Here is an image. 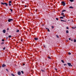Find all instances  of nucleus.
<instances>
[{"instance_id":"obj_1","label":"nucleus","mask_w":76,"mask_h":76,"mask_svg":"<svg viewBox=\"0 0 76 76\" xmlns=\"http://www.w3.org/2000/svg\"><path fill=\"white\" fill-rule=\"evenodd\" d=\"M13 19L10 18L9 20H8V22H10L11 21H13Z\"/></svg>"},{"instance_id":"obj_2","label":"nucleus","mask_w":76,"mask_h":76,"mask_svg":"<svg viewBox=\"0 0 76 76\" xmlns=\"http://www.w3.org/2000/svg\"><path fill=\"white\" fill-rule=\"evenodd\" d=\"M67 64L69 66V67H70V66H71V67H72V66H73L72 65L71 63H68Z\"/></svg>"},{"instance_id":"obj_3","label":"nucleus","mask_w":76,"mask_h":76,"mask_svg":"<svg viewBox=\"0 0 76 76\" xmlns=\"http://www.w3.org/2000/svg\"><path fill=\"white\" fill-rule=\"evenodd\" d=\"M61 3L62 4H63L64 6L65 5H66V3L62 1L61 2Z\"/></svg>"},{"instance_id":"obj_4","label":"nucleus","mask_w":76,"mask_h":76,"mask_svg":"<svg viewBox=\"0 0 76 76\" xmlns=\"http://www.w3.org/2000/svg\"><path fill=\"white\" fill-rule=\"evenodd\" d=\"M18 75H21V72L20 71L18 72Z\"/></svg>"},{"instance_id":"obj_5","label":"nucleus","mask_w":76,"mask_h":76,"mask_svg":"<svg viewBox=\"0 0 76 76\" xmlns=\"http://www.w3.org/2000/svg\"><path fill=\"white\" fill-rule=\"evenodd\" d=\"M34 40L35 41H37V40H38L39 39L38 38H37V37H35L34 38Z\"/></svg>"},{"instance_id":"obj_6","label":"nucleus","mask_w":76,"mask_h":76,"mask_svg":"<svg viewBox=\"0 0 76 76\" xmlns=\"http://www.w3.org/2000/svg\"><path fill=\"white\" fill-rule=\"evenodd\" d=\"M6 65L5 64H3L2 65V67H6Z\"/></svg>"},{"instance_id":"obj_7","label":"nucleus","mask_w":76,"mask_h":76,"mask_svg":"<svg viewBox=\"0 0 76 76\" xmlns=\"http://www.w3.org/2000/svg\"><path fill=\"white\" fill-rule=\"evenodd\" d=\"M3 33H4V34H5V33H6V30H3Z\"/></svg>"},{"instance_id":"obj_8","label":"nucleus","mask_w":76,"mask_h":76,"mask_svg":"<svg viewBox=\"0 0 76 76\" xmlns=\"http://www.w3.org/2000/svg\"><path fill=\"white\" fill-rule=\"evenodd\" d=\"M4 4H5L6 5V6H8V4L7 3H4Z\"/></svg>"},{"instance_id":"obj_9","label":"nucleus","mask_w":76,"mask_h":76,"mask_svg":"<svg viewBox=\"0 0 76 76\" xmlns=\"http://www.w3.org/2000/svg\"><path fill=\"white\" fill-rule=\"evenodd\" d=\"M69 8L70 9H73V7L72 6H70L69 7Z\"/></svg>"},{"instance_id":"obj_10","label":"nucleus","mask_w":76,"mask_h":76,"mask_svg":"<svg viewBox=\"0 0 76 76\" xmlns=\"http://www.w3.org/2000/svg\"><path fill=\"white\" fill-rule=\"evenodd\" d=\"M60 18V19H64V18L63 17H61Z\"/></svg>"},{"instance_id":"obj_11","label":"nucleus","mask_w":76,"mask_h":76,"mask_svg":"<svg viewBox=\"0 0 76 76\" xmlns=\"http://www.w3.org/2000/svg\"><path fill=\"white\" fill-rule=\"evenodd\" d=\"M66 34H68L69 33V31L68 30L66 31Z\"/></svg>"},{"instance_id":"obj_12","label":"nucleus","mask_w":76,"mask_h":76,"mask_svg":"<svg viewBox=\"0 0 76 76\" xmlns=\"http://www.w3.org/2000/svg\"><path fill=\"white\" fill-rule=\"evenodd\" d=\"M61 61L62 63H64V61H63V60H61Z\"/></svg>"},{"instance_id":"obj_13","label":"nucleus","mask_w":76,"mask_h":76,"mask_svg":"<svg viewBox=\"0 0 76 76\" xmlns=\"http://www.w3.org/2000/svg\"><path fill=\"white\" fill-rule=\"evenodd\" d=\"M74 41V42H76V39H75Z\"/></svg>"},{"instance_id":"obj_14","label":"nucleus","mask_w":76,"mask_h":76,"mask_svg":"<svg viewBox=\"0 0 76 76\" xmlns=\"http://www.w3.org/2000/svg\"><path fill=\"white\" fill-rule=\"evenodd\" d=\"M10 10L11 11V12H13V10H12V9H10Z\"/></svg>"},{"instance_id":"obj_15","label":"nucleus","mask_w":76,"mask_h":76,"mask_svg":"<svg viewBox=\"0 0 76 76\" xmlns=\"http://www.w3.org/2000/svg\"><path fill=\"white\" fill-rule=\"evenodd\" d=\"M19 32V30H18L16 31V32Z\"/></svg>"},{"instance_id":"obj_16","label":"nucleus","mask_w":76,"mask_h":76,"mask_svg":"<svg viewBox=\"0 0 76 76\" xmlns=\"http://www.w3.org/2000/svg\"><path fill=\"white\" fill-rule=\"evenodd\" d=\"M56 37H57V38H59V36L58 35H56Z\"/></svg>"},{"instance_id":"obj_17","label":"nucleus","mask_w":76,"mask_h":76,"mask_svg":"<svg viewBox=\"0 0 76 76\" xmlns=\"http://www.w3.org/2000/svg\"><path fill=\"white\" fill-rule=\"evenodd\" d=\"M48 57V58H49V59H51V57H50V56H49Z\"/></svg>"},{"instance_id":"obj_18","label":"nucleus","mask_w":76,"mask_h":76,"mask_svg":"<svg viewBox=\"0 0 76 76\" xmlns=\"http://www.w3.org/2000/svg\"><path fill=\"white\" fill-rule=\"evenodd\" d=\"M21 72L22 73V74H23V73H24V72H23V71H21Z\"/></svg>"},{"instance_id":"obj_19","label":"nucleus","mask_w":76,"mask_h":76,"mask_svg":"<svg viewBox=\"0 0 76 76\" xmlns=\"http://www.w3.org/2000/svg\"><path fill=\"white\" fill-rule=\"evenodd\" d=\"M62 12H66V10H63L62 11Z\"/></svg>"},{"instance_id":"obj_20","label":"nucleus","mask_w":76,"mask_h":76,"mask_svg":"<svg viewBox=\"0 0 76 76\" xmlns=\"http://www.w3.org/2000/svg\"><path fill=\"white\" fill-rule=\"evenodd\" d=\"M1 4H3V5H4V3L3 2H1Z\"/></svg>"},{"instance_id":"obj_21","label":"nucleus","mask_w":76,"mask_h":76,"mask_svg":"<svg viewBox=\"0 0 76 76\" xmlns=\"http://www.w3.org/2000/svg\"><path fill=\"white\" fill-rule=\"evenodd\" d=\"M70 1L71 2H73V1L74 0H70Z\"/></svg>"},{"instance_id":"obj_22","label":"nucleus","mask_w":76,"mask_h":76,"mask_svg":"<svg viewBox=\"0 0 76 76\" xmlns=\"http://www.w3.org/2000/svg\"><path fill=\"white\" fill-rule=\"evenodd\" d=\"M11 37H12L11 35H9V36L8 37L9 38H11Z\"/></svg>"},{"instance_id":"obj_23","label":"nucleus","mask_w":76,"mask_h":76,"mask_svg":"<svg viewBox=\"0 0 76 76\" xmlns=\"http://www.w3.org/2000/svg\"><path fill=\"white\" fill-rule=\"evenodd\" d=\"M68 54H69V55H71V53H70V52H69L68 53Z\"/></svg>"},{"instance_id":"obj_24","label":"nucleus","mask_w":76,"mask_h":76,"mask_svg":"<svg viewBox=\"0 0 76 76\" xmlns=\"http://www.w3.org/2000/svg\"><path fill=\"white\" fill-rule=\"evenodd\" d=\"M41 70L42 72H44V70L42 69H41Z\"/></svg>"},{"instance_id":"obj_25","label":"nucleus","mask_w":76,"mask_h":76,"mask_svg":"<svg viewBox=\"0 0 76 76\" xmlns=\"http://www.w3.org/2000/svg\"><path fill=\"white\" fill-rule=\"evenodd\" d=\"M12 3V1H9V3Z\"/></svg>"},{"instance_id":"obj_26","label":"nucleus","mask_w":76,"mask_h":76,"mask_svg":"<svg viewBox=\"0 0 76 76\" xmlns=\"http://www.w3.org/2000/svg\"><path fill=\"white\" fill-rule=\"evenodd\" d=\"M1 45H2L3 44H4V42H2V43H1Z\"/></svg>"},{"instance_id":"obj_27","label":"nucleus","mask_w":76,"mask_h":76,"mask_svg":"<svg viewBox=\"0 0 76 76\" xmlns=\"http://www.w3.org/2000/svg\"><path fill=\"white\" fill-rule=\"evenodd\" d=\"M11 75H12V76H15V75H14V74H11Z\"/></svg>"},{"instance_id":"obj_28","label":"nucleus","mask_w":76,"mask_h":76,"mask_svg":"<svg viewBox=\"0 0 76 76\" xmlns=\"http://www.w3.org/2000/svg\"><path fill=\"white\" fill-rule=\"evenodd\" d=\"M48 32H50V30L49 28H48Z\"/></svg>"},{"instance_id":"obj_29","label":"nucleus","mask_w":76,"mask_h":76,"mask_svg":"<svg viewBox=\"0 0 76 76\" xmlns=\"http://www.w3.org/2000/svg\"><path fill=\"white\" fill-rule=\"evenodd\" d=\"M61 15H64V13H62L61 14Z\"/></svg>"},{"instance_id":"obj_30","label":"nucleus","mask_w":76,"mask_h":76,"mask_svg":"<svg viewBox=\"0 0 76 76\" xmlns=\"http://www.w3.org/2000/svg\"><path fill=\"white\" fill-rule=\"evenodd\" d=\"M72 29H75L76 28V27L74 28L73 27H72Z\"/></svg>"},{"instance_id":"obj_31","label":"nucleus","mask_w":76,"mask_h":76,"mask_svg":"<svg viewBox=\"0 0 76 76\" xmlns=\"http://www.w3.org/2000/svg\"><path fill=\"white\" fill-rule=\"evenodd\" d=\"M11 5H12L11 4L9 3V6H11Z\"/></svg>"},{"instance_id":"obj_32","label":"nucleus","mask_w":76,"mask_h":76,"mask_svg":"<svg viewBox=\"0 0 76 76\" xmlns=\"http://www.w3.org/2000/svg\"><path fill=\"white\" fill-rule=\"evenodd\" d=\"M55 70L56 71H57V69L56 68H55Z\"/></svg>"},{"instance_id":"obj_33","label":"nucleus","mask_w":76,"mask_h":76,"mask_svg":"<svg viewBox=\"0 0 76 76\" xmlns=\"http://www.w3.org/2000/svg\"><path fill=\"white\" fill-rule=\"evenodd\" d=\"M6 70L8 72H9V71L8 70V69H6Z\"/></svg>"},{"instance_id":"obj_34","label":"nucleus","mask_w":76,"mask_h":76,"mask_svg":"<svg viewBox=\"0 0 76 76\" xmlns=\"http://www.w3.org/2000/svg\"><path fill=\"white\" fill-rule=\"evenodd\" d=\"M2 41H4V39H2L1 40Z\"/></svg>"},{"instance_id":"obj_35","label":"nucleus","mask_w":76,"mask_h":76,"mask_svg":"<svg viewBox=\"0 0 76 76\" xmlns=\"http://www.w3.org/2000/svg\"><path fill=\"white\" fill-rule=\"evenodd\" d=\"M20 41H21V42H23V40H22V39H21Z\"/></svg>"},{"instance_id":"obj_36","label":"nucleus","mask_w":76,"mask_h":76,"mask_svg":"<svg viewBox=\"0 0 76 76\" xmlns=\"http://www.w3.org/2000/svg\"><path fill=\"white\" fill-rule=\"evenodd\" d=\"M66 29H69V27H67L66 28Z\"/></svg>"},{"instance_id":"obj_37","label":"nucleus","mask_w":76,"mask_h":76,"mask_svg":"<svg viewBox=\"0 0 76 76\" xmlns=\"http://www.w3.org/2000/svg\"><path fill=\"white\" fill-rule=\"evenodd\" d=\"M56 20H58V18H56Z\"/></svg>"},{"instance_id":"obj_38","label":"nucleus","mask_w":76,"mask_h":76,"mask_svg":"<svg viewBox=\"0 0 76 76\" xmlns=\"http://www.w3.org/2000/svg\"><path fill=\"white\" fill-rule=\"evenodd\" d=\"M52 29H53V28H54V27L53 26H52Z\"/></svg>"},{"instance_id":"obj_39","label":"nucleus","mask_w":76,"mask_h":76,"mask_svg":"<svg viewBox=\"0 0 76 76\" xmlns=\"http://www.w3.org/2000/svg\"><path fill=\"white\" fill-rule=\"evenodd\" d=\"M37 10H38L36 9V10H35V12H37Z\"/></svg>"},{"instance_id":"obj_40","label":"nucleus","mask_w":76,"mask_h":76,"mask_svg":"<svg viewBox=\"0 0 76 76\" xmlns=\"http://www.w3.org/2000/svg\"><path fill=\"white\" fill-rule=\"evenodd\" d=\"M64 66H66V64H64Z\"/></svg>"},{"instance_id":"obj_41","label":"nucleus","mask_w":76,"mask_h":76,"mask_svg":"<svg viewBox=\"0 0 76 76\" xmlns=\"http://www.w3.org/2000/svg\"><path fill=\"white\" fill-rule=\"evenodd\" d=\"M5 48H6L5 47L4 48H3V50H5Z\"/></svg>"},{"instance_id":"obj_42","label":"nucleus","mask_w":76,"mask_h":76,"mask_svg":"<svg viewBox=\"0 0 76 76\" xmlns=\"http://www.w3.org/2000/svg\"><path fill=\"white\" fill-rule=\"evenodd\" d=\"M69 40H71V38H69Z\"/></svg>"},{"instance_id":"obj_43","label":"nucleus","mask_w":76,"mask_h":76,"mask_svg":"<svg viewBox=\"0 0 76 76\" xmlns=\"http://www.w3.org/2000/svg\"><path fill=\"white\" fill-rule=\"evenodd\" d=\"M61 21L62 22H63V20H61Z\"/></svg>"},{"instance_id":"obj_44","label":"nucleus","mask_w":76,"mask_h":76,"mask_svg":"<svg viewBox=\"0 0 76 76\" xmlns=\"http://www.w3.org/2000/svg\"><path fill=\"white\" fill-rule=\"evenodd\" d=\"M23 66H25V64H23Z\"/></svg>"},{"instance_id":"obj_45","label":"nucleus","mask_w":76,"mask_h":76,"mask_svg":"<svg viewBox=\"0 0 76 76\" xmlns=\"http://www.w3.org/2000/svg\"><path fill=\"white\" fill-rule=\"evenodd\" d=\"M63 22H66V21L63 20Z\"/></svg>"},{"instance_id":"obj_46","label":"nucleus","mask_w":76,"mask_h":76,"mask_svg":"<svg viewBox=\"0 0 76 76\" xmlns=\"http://www.w3.org/2000/svg\"><path fill=\"white\" fill-rule=\"evenodd\" d=\"M7 31H9V28H7Z\"/></svg>"},{"instance_id":"obj_47","label":"nucleus","mask_w":76,"mask_h":76,"mask_svg":"<svg viewBox=\"0 0 76 76\" xmlns=\"http://www.w3.org/2000/svg\"><path fill=\"white\" fill-rule=\"evenodd\" d=\"M8 39V37H7V39Z\"/></svg>"},{"instance_id":"obj_48","label":"nucleus","mask_w":76,"mask_h":76,"mask_svg":"<svg viewBox=\"0 0 76 76\" xmlns=\"http://www.w3.org/2000/svg\"><path fill=\"white\" fill-rule=\"evenodd\" d=\"M63 17H65V15H63Z\"/></svg>"},{"instance_id":"obj_49","label":"nucleus","mask_w":76,"mask_h":76,"mask_svg":"<svg viewBox=\"0 0 76 76\" xmlns=\"http://www.w3.org/2000/svg\"><path fill=\"white\" fill-rule=\"evenodd\" d=\"M48 28H46V29H48Z\"/></svg>"},{"instance_id":"obj_50","label":"nucleus","mask_w":76,"mask_h":76,"mask_svg":"<svg viewBox=\"0 0 76 76\" xmlns=\"http://www.w3.org/2000/svg\"><path fill=\"white\" fill-rule=\"evenodd\" d=\"M26 6H27L26 5H25V7H26Z\"/></svg>"},{"instance_id":"obj_51","label":"nucleus","mask_w":76,"mask_h":76,"mask_svg":"<svg viewBox=\"0 0 76 76\" xmlns=\"http://www.w3.org/2000/svg\"><path fill=\"white\" fill-rule=\"evenodd\" d=\"M71 41H73V39H72Z\"/></svg>"},{"instance_id":"obj_52","label":"nucleus","mask_w":76,"mask_h":76,"mask_svg":"<svg viewBox=\"0 0 76 76\" xmlns=\"http://www.w3.org/2000/svg\"><path fill=\"white\" fill-rule=\"evenodd\" d=\"M44 46V47H45V46Z\"/></svg>"},{"instance_id":"obj_53","label":"nucleus","mask_w":76,"mask_h":76,"mask_svg":"<svg viewBox=\"0 0 76 76\" xmlns=\"http://www.w3.org/2000/svg\"><path fill=\"white\" fill-rule=\"evenodd\" d=\"M1 68V66H0V68Z\"/></svg>"},{"instance_id":"obj_54","label":"nucleus","mask_w":76,"mask_h":76,"mask_svg":"<svg viewBox=\"0 0 76 76\" xmlns=\"http://www.w3.org/2000/svg\"><path fill=\"white\" fill-rule=\"evenodd\" d=\"M43 25H42V26H43Z\"/></svg>"},{"instance_id":"obj_55","label":"nucleus","mask_w":76,"mask_h":76,"mask_svg":"<svg viewBox=\"0 0 76 76\" xmlns=\"http://www.w3.org/2000/svg\"><path fill=\"white\" fill-rule=\"evenodd\" d=\"M67 42V40H66Z\"/></svg>"},{"instance_id":"obj_56","label":"nucleus","mask_w":76,"mask_h":76,"mask_svg":"<svg viewBox=\"0 0 76 76\" xmlns=\"http://www.w3.org/2000/svg\"><path fill=\"white\" fill-rule=\"evenodd\" d=\"M69 20V21L70 20Z\"/></svg>"}]
</instances>
